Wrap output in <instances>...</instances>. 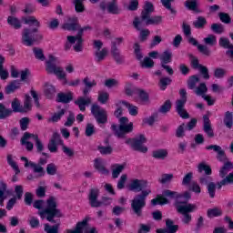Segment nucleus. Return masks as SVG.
Listing matches in <instances>:
<instances>
[{"label":"nucleus","mask_w":233,"mask_h":233,"mask_svg":"<svg viewBox=\"0 0 233 233\" xmlns=\"http://www.w3.org/2000/svg\"><path fill=\"white\" fill-rule=\"evenodd\" d=\"M198 170L199 174H202V172H204L206 176H212V167L205 162H200L198 164Z\"/></svg>","instance_id":"72a5a7b5"},{"label":"nucleus","mask_w":233,"mask_h":233,"mask_svg":"<svg viewBox=\"0 0 233 233\" xmlns=\"http://www.w3.org/2000/svg\"><path fill=\"white\" fill-rule=\"evenodd\" d=\"M167 198H169L170 199H177H177H183V198L188 201V199L192 198V195L188 191H185L184 193H179L177 191L165 189L162 191V195L158 194L155 198L151 199L152 207H157V205H160L161 207H163L164 205H168V203L170 202Z\"/></svg>","instance_id":"20e7f679"},{"label":"nucleus","mask_w":233,"mask_h":233,"mask_svg":"<svg viewBox=\"0 0 233 233\" xmlns=\"http://www.w3.org/2000/svg\"><path fill=\"white\" fill-rule=\"evenodd\" d=\"M65 114H66V109H61L58 112L54 113L47 121L48 123H58V121H61V118L63 116H65Z\"/></svg>","instance_id":"4c0bfd02"},{"label":"nucleus","mask_w":233,"mask_h":233,"mask_svg":"<svg viewBox=\"0 0 233 233\" xmlns=\"http://www.w3.org/2000/svg\"><path fill=\"white\" fill-rule=\"evenodd\" d=\"M150 11H146L145 9L141 12V16L140 19L139 17H135L134 21H133V25L134 28H136V30H141V28H143V23H145L147 25V21H148V19H150Z\"/></svg>","instance_id":"2eb2a0df"},{"label":"nucleus","mask_w":233,"mask_h":233,"mask_svg":"<svg viewBox=\"0 0 233 233\" xmlns=\"http://www.w3.org/2000/svg\"><path fill=\"white\" fill-rule=\"evenodd\" d=\"M160 23H163V16H150V18L147 21L146 25L148 26L150 25H160Z\"/></svg>","instance_id":"13d9d810"},{"label":"nucleus","mask_w":233,"mask_h":233,"mask_svg":"<svg viewBox=\"0 0 233 233\" xmlns=\"http://www.w3.org/2000/svg\"><path fill=\"white\" fill-rule=\"evenodd\" d=\"M21 161H25V168H32L33 172H39V170H41V167H38L35 165V162L33 161H29L28 158L26 157H21Z\"/></svg>","instance_id":"c03bdc74"},{"label":"nucleus","mask_w":233,"mask_h":233,"mask_svg":"<svg viewBox=\"0 0 233 233\" xmlns=\"http://www.w3.org/2000/svg\"><path fill=\"white\" fill-rule=\"evenodd\" d=\"M187 43L189 45H192V46H197L198 52H200V54L206 56L207 57H210V56L212 55V51H210L208 46L199 44V42H198V40L192 36L187 39Z\"/></svg>","instance_id":"dca6fc26"},{"label":"nucleus","mask_w":233,"mask_h":233,"mask_svg":"<svg viewBox=\"0 0 233 233\" xmlns=\"http://www.w3.org/2000/svg\"><path fill=\"white\" fill-rule=\"evenodd\" d=\"M152 157L155 159H165L168 157V151L167 149H157L152 152Z\"/></svg>","instance_id":"37998d69"},{"label":"nucleus","mask_w":233,"mask_h":233,"mask_svg":"<svg viewBox=\"0 0 233 233\" xmlns=\"http://www.w3.org/2000/svg\"><path fill=\"white\" fill-rule=\"evenodd\" d=\"M7 23L10 26H13L15 30H19V28L23 26V25H21V21L15 16H8Z\"/></svg>","instance_id":"de8ad7c7"},{"label":"nucleus","mask_w":233,"mask_h":233,"mask_svg":"<svg viewBox=\"0 0 233 233\" xmlns=\"http://www.w3.org/2000/svg\"><path fill=\"white\" fill-rule=\"evenodd\" d=\"M203 130L207 134L208 137H214V129H212V125L210 124V117L208 115L203 116Z\"/></svg>","instance_id":"412c9836"},{"label":"nucleus","mask_w":233,"mask_h":233,"mask_svg":"<svg viewBox=\"0 0 233 233\" xmlns=\"http://www.w3.org/2000/svg\"><path fill=\"white\" fill-rule=\"evenodd\" d=\"M19 88H21V80H13L5 87V93L6 96H10V94H14V92L19 90Z\"/></svg>","instance_id":"4be33fe9"},{"label":"nucleus","mask_w":233,"mask_h":233,"mask_svg":"<svg viewBox=\"0 0 233 233\" xmlns=\"http://www.w3.org/2000/svg\"><path fill=\"white\" fill-rule=\"evenodd\" d=\"M162 6H164V8H166V10H168L171 14V15H173V17H176V15H177V10H176V8L172 7V3H174V0H161L160 1Z\"/></svg>","instance_id":"c756f323"},{"label":"nucleus","mask_w":233,"mask_h":233,"mask_svg":"<svg viewBox=\"0 0 233 233\" xmlns=\"http://www.w3.org/2000/svg\"><path fill=\"white\" fill-rule=\"evenodd\" d=\"M111 56L116 61V65H123L125 63V56L121 55L116 42L111 43Z\"/></svg>","instance_id":"a211bd4d"},{"label":"nucleus","mask_w":233,"mask_h":233,"mask_svg":"<svg viewBox=\"0 0 233 233\" xmlns=\"http://www.w3.org/2000/svg\"><path fill=\"white\" fill-rule=\"evenodd\" d=\"M141 68H154V60L149 56L144 57L143 61L140 62Z\"/></svg>","instance_id":"5fc2aeb1"},{"label":"nucleus","mask_w":233,"mask_h":233,"mask_svg":"<svg viewBox=\"0 0 233 233\" xmlns=\"http://www.w3.org/2000/svg\"><path fill=\"white\" fill-rule=\"evenodd\" d=\"M112 168V177L113 179H117L119 177V175L123 170H125V164H113L111 166Z\"/></svg>","instance_id":"c85d7f7f"},{"label":"nucleus","mask_w":233,"mask_h":233,"mask_svg":"<svg viewBox=\"0 0 233 233\" xmlns=\"http://www.w3.org/2000/svg\"><path fill=\"white\" fill-rule=\"evenodd\" d=\"M156 119H157V113H154L150 116L144 118L143 123L144 125L152 127L156 123Z\"/></svg>","instance_id":"338daca9"},{"label":"nucleus","mask_w":233,"mask_h":233,"mask_svg":"<svg viewBox=\"0 0 233 233\" xmlns=\"http://www.w3.org/2000/svg\"><path fill=\"white\" fill-rule=\"evenodd\" d=\"M223 123L226 127V128H228L229 130L232 129L233 127V112L227 111L224 115Z\"/></svg>","instance_id":"2f4dec72"},{"label":"nucleus","mask_w":233,"mask_h":233,"mask_svg":"<svg viewBox=\"0 0 233 233\" xmlns=\"http://www.w3.org/2000/svg\"><path fill=\"white\" fill-rule=\"evenodd\" d=\"M108 56V49L106 47L102 48V50L96 51L95 53V61L96 63H101V61H104L105 57Z\"/></svg>","instance_id":"a19ab883"},{"label":"nucleus","mask_w":233,"mask_h":233,"mask_svg":"<svg viewBox=\"0 0 233 233\" xmlns=\"http://www.w3.org/2000/svg\"><path fill=\"white\" fill-rule=\"evenodd\" d=\"M171 108H172V102H170V100H166L164 104L160 106L159 112L161 114H167V112H170Z\"/></svg>","instance_id":"69168bd1"},{"label":"nucleus","mask_w":233,"mask_h":233,"mask_svg":"<svg viewBox=\"0 0 233 233\" xmlns=\"http://www.w3.org/2000/svg\"><path fill=\"white\" fill-rule=\"evenodd\" d=\"M11 111L12 114H25V109H23V105H21V100L15 97L11 102Z\"/></svg>","instance_id":"b1692460"},{"label":"nucleus","mask_w":233,"mask_h":233,"mask_svg":"<svg viewBox=\"0 0 233 233\" xmlns=\"http://www.w3.org/2000/svg\"><path fill=\"white\" fill-rule=\"evenodd\" d=\"M22 110H24V114H26V112H30V110H32V97H30L29 95H25Z\"/></svg>","instance_id":"3c124183"},{"label":"nucleus","mask_w":233,"mask_h":233,"mask_svg":"<svg viewBox=\"0 0 233 233\" xmlns=\"http://www.w3.org/2000/svg\"><path fill=\"white\" fill-rule=\"evenodd\" d=\"M77 30L76 35L67 36V41L70 45H75L76 40L83 41V34H85V31L81 27H79Z\"/></svg>","instance_id":"c9c22d12"},{"label":"nucleus","mask_w":233,"mask_h":233,"mask_svg":"<svg viewBox=\"0 0 233 233\" xmlns=\"http://www.w3.org/2000/svg\"><path fill=\"white\" fill-rule=\"evenodd\" d=\"M120 103L124 106H127L130 116H137V114H139V109L137 108V106L127 102V100H122Z\"/></svg>","instance_id":"58836bf2"},{"label":"nucleus","mask_w":233,"mask_h":233,"mask_svg":"<svg viewBox=\"0 0 233 233\" xmlns=\"http://www.w3.org/2000/svg\"><path fill=\"white\" fill-rule=\"evenodd\" d=\"M185 6L187 10H191L193 12H198V1L197 0H187L185 2Z\"/></svg>","instance_id":"680f3d73"},{"label":"nucleus","mask_w":233,"mask_h":233,"mask_svg":"<svg viewBox=\"0 0 233 233\" xmlns=\"http://www.w3.org/2000/svg\"><path fill=\"white\" fill-rule=\"evenodd\" d=\"M94 167L96 170L99 172V174H104V175L108 174V169H106V167L99 158L95 159Z\"/></svg>","instance_id":"e433bc0d"},{"label":"nucleus","mask_w":233,"mask_h":233,"mask_svg":"<svg viewBox=\"0 0 233 233\" xmlns=\"http://www.w3.org/2000/svg\"><path fill=\"white\" fill-rule=\"evenodd\" d=\"M91 114L95 117L98 125H105L108 122V114L99 105L93 104L91 106Z\"/></svg>","instance_id":"9d476101"},{"label":"nucleus","mask_w":233,"mask_h":233,"mask_svg":"<svg viewBox=\"0 0 233 233\" xmlns=\"http://www.w3.org/2000/svg\"><path fill=\"white\" fill-rule=\"evenodd\" d=\"M12 116V108L6 107L5 104L0 103V120L8 119Z\"/></svg>","instance_id":"7c9ffc66"},{"label":"nucleus","mask_w":233,"mask_h":233,"mask_svg":"<svg viewBox=\"0 0 233 233\" xmlns=\"http://www.w3.org/2000/svg\"><path fill=\"white\" fill-rule=\"evenodd\" d=\"M172 51L170 49L165 50L159 55L158 59L160 60V65H168L172 63Z\"/></svg>","instance_id":"5701e85b"},{"label":"nucleus","mask_w":233,"mask_h":233,"mask_svg":"<svg viewBox=\"0 0 233 233\" xmlns=\"http://www.w3.org/2000/svg\"><path fill=\"white\" fill-rule=\"evenodd\" d=\"M174 207L178 214L184 216L182 223H184V225H188V223L192 221V215H190V213L196 210V206L187 201L176 200Z\"/></svg>","instance_id":"423d86ee"},{"label":"nucleus","mask_w":233,"mask_h":233,"mask_svg":"<svg viewBox=\"0 0 233 233\" xmlns=\"http://www.w3.org/2000/svg\"><path fill=\"white\" fill-rule=\"evenodd\" d=\"M193 26L198 30H203L207 26V18L205 16L197 17V20L193 22Z\"/></svg>","instance_id":"ea45409f"},{"label":"nucleus","mask_w":233,"mask_h":233,"mask_svg":"<svg viewBox=\"0 0 233 233\" xmlns=\"http://www.w3.org/2000/svg\"><path fill=\"white\" fill-rule=\"evenodd\" d=\"M233 168V164L230 161L225 162L223 167L219 170V177L224 178L227 177V175Z\"/></svg>","instance_id":"473e14b6"},{"label":"nucleus","mask_w":233,"mask_h":233,"mask_svg":"<svg viewBox=\"0 0 233 233\" xmlns=\"http://www.w3.org/2000/svg\"><path fill=\"white\" fill-rule=\"evenodd\" d=\"M99 198V189L91 188L88 194L89 205L92 208H99V207H106L112 204V198L102 197V200L97 199Z\"/></svg>","instance_id":"0eeeda50"},{"label":"nucleus","mask_w":233,"mask_h":233,"mask_svg":"<svg viewBox=\"0 0 233 233\" xmlns=\"http://www.w3.org/2000/svg\"><path fill=\"white\" fill-rule=\"evenodd\" d=\"M106 9L108 14H113V15H118V14H121L117 2H109L106 5Z\"/></svg>","instance_id":"f704fd0d"},{"label":"nucleus","mask_w":233,"mask_h":233,"mask_svg":"<svg viewBox=\"0 0 233 233\" xmlns=\"http://www.w3.org/2000/svg\"><path fill=\"white\" fill-rule=\"evenodd\" d=\"M46 70L47 74H55L57 79L64 81L63 85H68V86H77V85L80 83L79 79L68 82L66 79V73H65L63 68L56 66V56L53 55H50L48 60L46 61Z\"/></svg>","instance_id":"39448f33"},{"label":"nucleus","mask_w":233,"mask_h":233,"mask_svg":"<svg viewBox=\"0 0 233 233\" xmlns=\"http://www.w3.org/2000/svg\"><path fill=\"white\" fill-rule=\"evenodd\" d=\"M166 229L167 233H176L179 230V226L174 225V220L167 218L166 219Z\"/></svg>","instance_id":"79ce46f5"},{"label":"nucleus","mask_w":233,"mask_h":233,"mask_svg":"<svg viewBox=\"0 0 233 233\" xmlns=\"http://www.w3.org/2000/svg\"><path fill=\"white\" fill-rule=\"evenodd\" d=\"M108 99H110V95L108 92H99L97 96V101L101 105H106L108 103Z\"/></svg>","instance_id":"4d7b16f0"},{"label":"nucleus","mask_w":233,"mask_h":233,"mask_svg":"<svg viewBox=\"0 0 233 233\" xmlns=\"http://www.w3.org/2000/svg\"><path fill=\"white\" fill-rule=\"evenodd\" d=\"M84 96H78L76 100H75V105L78 106L80 112H86V106L92 105V96H87L92 89L88 87H84L82 90Z\"/></svg>","instance_id":"9b49d317"},{"label":"nucleus","mask_w":233,"mask_h":233,"mask_svg":"<svg viewBox=\"0 0 233 233\" xmlns=\"http://www.w3.org/2000/svg\"><path fill=\"white\" fill-rule=\"evenodd\" d=\"M111 130L118 139H125L127 137V134H130V132L134 130V123L130 122L128 124L119 125V127L113 124L111 126Z\"/></svg>","instance_id":"f8f14e48"},{"label":"nucleus","mask_w":233,"mask_h":233,"mask_svg":"<svg viewBox=\"0 0 233 233\" xmlns=\"http://www.w3.org/2000/svg\"><path fill=\"white\" fill-rule=\"evenodd\" d=\"M214 179L210 175H204L199 177L200 185H206L209 198L214 199L216 198V183L212 182Z\"/></svg>","instance_id":"ddd939ff"},{"label":"nucleus","mask_w":233,"mask_h":233,"mask_svg":"<svg viewBox=\"0 0 233 233\" xmlns=\"http://www.w3.org/2000/svg\"><path fill=\"white\" fill-rule=\"evenodd\" d=\"M97 150L102 156H109L114 151L111 146H98Z\"/></svg>","instance_id":"052dcab7"},{"label":"nucleus","mask_w":233,"mask_h":233,"mask_svg":"<svg viewBox=\"0 0 233 233\" xmlns=\"http://www.w3.org/2000/svg\"><path fill=\"white\" fill-rule=\"evenodd\" d=\"M56 86L50 84H46L44 87V96L46 99H54L56 96Z\"/></svg>","instance_id":"cd10ccee"},{"label":"nucleus","mask_w":233,"mask_h":233,"mask_svg":"<svg viewBox=\"0 0 233 233\" xmlns=\"http://www.w3.org/2000/svg\"><path fill=\"white\" fill-rule=\"evenodd\" d=\"M33 52L35 54V59H38L39 61H45L46 59L45 53H43V49L39 47H34Z\"/></svg>","instance_id":"e2e57ef3"},{"label":"nucleus","mask_w":233,"mask_h":233,"mask_svg":"<svg viewBox=\"0 0 233 233\" xmlns=\"http://www.w3.org/2000/svg\"><path fill=\"white\" fill-rule=\"evenodd\" d=\"M79 28H81V25H79V18L76 16L67 18V23L63 25V29L68 32H76L79 30Z\"/></svg>","instance_id":"f3484780"},{"label":"nucleus","mask_w":233,"mask_h":233,"mask_svg":"<svg viewBox=\"0 0 233 233\" xmlns=\"http://www.w3.org/2000/svg\"><path fill=\"white\" fill-rule=\"evenodd\" d=\"M46 163H48V160H46V158L44 157H40L38 160V163H35V166L38 167V168H40L39 171H33L34 174H37L38 177H44V176H46V171H45V165H46Z\"/></svg>","instance_id":"bb28decb"},{"label":"nucleus","mask_w":233,"mask_h":233,"mask_svg":"<svg viewBox=\"0 0 233 233\" xmlns=\"http://www.w3.org/2000/svg\"><path fill=\"white\" fill-rule=\"evenodd\" d=\"M169 85H172V78L168 76H165L159 79L158 86L160 90L165 91L168 87Z\"/></svg>","instance_id":"a18cd8bd"},{"label":"nucleus","mask_w":233,"mask_h":233,"mask_svg":"<svg viewBox=\"0 0 233 233\" xmlns=\"http://www.w3.org/2000/svg\"><path fill=\"white\" fill-rule=\"evenodd\" d=\"M7 165L15 170V174H19V172H21L19 166H17V163L14 160L12 155H7Z\"/></svg>","instance_id":"6e6d98bb"},{"label":"nucleus","mask_w":233,"mask_h":233,"mask_svg":"<svg viewBox=\"0 0 233 233\" xmlns=\"http://www.w3.org/2000/svg\"><path fill=\"white\" fill-rule=\"evenodd\" d=\"M149 187L148 180L139 178L132 179L127 185V189L130 192H140L131 200V209L137 218L143 217V208L147 207V198L152 194V189Z\"/></svg>","instance_id":"f257e3e1"},{"label":"nucleus","mask_w":233,"mask_h":233,"mask_svg":"<svg viewBox=\"0 0 233 233\" xmlns=\"http://www.w3.org/2000/svg\"><path fill=\"white\" fill-rule=\"evenodd\" d=\"M207 92H208V87H207V84H205V82L200 83L198 86L195 88V94L197 96H201V97L206 96Z\"/></svg>","instance_id":"8fccbe9b"},{"label":"nucleus","mask_w":233,"mask_h":233,"mask_svg":"<svg viewBox=\"0 0 233 233\" xmlns=\"http://www.w3.org/2000/svg\"><path fill=\"white\" fill-rule=\"evenodd\" d=\"M190 65L193 70H198L203 79H210V74H208V67H207V66L199 64V59L198 57L192 56Z\"/></svg>","instance_id":"4468645a"},{"label":"nucleus","mask_w":233,"mask_h":233,"mask_svg":"<svg viewBox=\"0 0 233 233\" xmlns=\"http://www.w3.org/2000/svg\"><path fill=\"white\" fill-rule=\"evenodd\" d=\"M40 216L46 218L49 223H54L55 225L50 226V224L44 225V230L46 233H59V227L61 226L60 220H55L56 218H62L63 214L61 210L57 208V201L56 198L50 197L46 200V207L44 210L40 212Z\"/></svg>","instance_id":"f03ea898"},{"label":"nucleus","mask_w":233,"mask_h":233,"mask_svg":"<svg viewBox=\"0 0 233 233\" xmlns=\"http://www.w3.org/2000/svg\"><path fill=\"white\" fill-rule=\"evenodd\" d=\"M23 21L25 25L35 27L24 28L22 32V44L25 46H33L35 41H41L43 39V35L39 34L41 23L34 15L24 17Z\"/></svg>","instance_id":"7ed1b4c3"},{"label":"nucleus","mask_w":233,"mask_h":233,"mask_svg":"<svg viewBox=\"0 0 233 233\" xmlns=\"http://www.w3.org/2000/svg\"><path fill=\"white\" fill-rule=\"evenodd\" d=\"M74 99V93L67 92L63 93L60 92L56 95V103H63L64 105H68Z\"/></svg>","instance_id":"aec40b11"},{"label":"nucleus","mask_w":233,"mask_h":233,"mask_svg":"<svg viewBox=\"0 0 233 233\" xmlns=\"http://www.w3.org/2000/svg\"><path fill=\"white\" fill-rule=\"evenodd\" d=\"M142 28L143 27H140L139 41L141 43H145V41H147V39H148V36L150 35V30Z\"/></svg>","instance_id":"774afa93"},{"label":"nucleus","mask_w":233,"mask_h":233,"mask_svg":"<svg viewBox=\"0 0 233 233\" xmlns=\"http://www.w3.org/2000/svg\"><path fill=\"white\" fill-rule=\"evenodd\" d=\"M125 143L126 145H129L135 152H141V154H147L148 152V147L143 145L147 143V137L143 134L135 138H127Z\"/></svg>","instance_id":"6e6552de"},{"label":"nucleus","mask_w":233,"mask_h":233,"mask_svg":"<svg viewBox=\"0 0 233 233\" xmlns=\"http://www.w3.org/2000/svg\"><path fill=\"white\" fill-rule=\"evenodd\" d=\"M219 216H223V211L218 208H208V218H219Z\"/></svg>","instance_id":"864d4df0"},{"label":"nucleus","mask_w":233,"mask_h":233,"mask_svg":"<svg viewBox=\"0 0 233 233\" xmlns=\"http://www.w3.org/2000/svg\"><path fill=\"white\" fill-rule=\"evenodd\" d=\"M204 43L209 46H214L218 45V38L214 35H208V37L204 38Z\"/></svg>","instance_id":"0e129e2a"},{"label":"nucleus","mask_w":233,"mask_h":233,"mask_svg":"<svg viewBox=\"0 0 233 233\" xmlns=\"http://www.w3.org/2000/svg\"><path fill=\"white\" fill-rule=\"evenodd\" d=\"M137 94L142 103H148V101H150V96L145 89H137Z\"/></svg>","instance_id":"603ef678"},{"label":"nucleus","mask_w":233,"mask_h":233,"mask_svg":"<svg viewBox=\"0 0 233 233\" xmlns=\"http://www.w3.org/2000/svg\"><path fill=\"white\" fill-rule=\"evenodd\" d=\"M89 218H85L82 221L76 223L75 229H66V233H83L88 227Z\"/></svg>","instance_id":"6ab92c4d"},{"label":"nucleus","mask_w":233,"mask_h":233,"mask_svg":"<svg viewBox=\"0 0 233 233\" xmlns=\"http://www.w3.org/2000/svg\"><path fill=\"white\" fill-rule=\"evenodd\" d=\"M28 139H30V133L25 132L24 133L20 143L21 145L25 146V149L27 150V152H32L34 150V144L28 141Z\"/></svg>","instance_id":"a878e982"},{"label":"nucleus","mask_w":233,"mask_h":233,"mask_svg":"<svg viewBox=\"0 0 233 233\" xmlns=\"http://www.w3.org/2000/svg\"><path fill=\"white\" fill-rule=\"evenodd\" d=\"M180 99L176 101V110L178 116L182 117V119H188L190 115L187 112L185 108V105H187V89L182 88L179 90Z\"/></svg>","instance_id":"1a4fd4ad"},{"label":"nucleus","mask_w":233,"mask_h":233,"mask_svg":"<svg viewBox=\"0 0 233 233\" xmlns=\"http://www.w3.org/2000/svg\"><path fill=\"white\" fill-rule=\"evenodd\" d=\"M206 150H214L218 154L217 159H218L219 161L225 160V150H223L220 146L209 145L206 147Z\"/></svg>","instance_id":"393cba45"},{"label":"nucleus","mask_w":233,"mask_h":233,"mask_svg":"<svg viewBox=\"0 0 233 233\" xmlns=\"http://www.w3.org/2000/svg\"><path fill=\"white\" fill-rule=\"evenodd\" d=\"M199 83V76L198 75L190 76L187 80V88L189 90H195L196 85Z\"/></svg>","instance_id":"09e8293b"},{"label":"nucleus","mask_w":233,"mask_h":233,"mask_svg":"<svg viewBox=\"0 0 233 233\" xmlns=\"http://www.w3.org/2000/svg\"><path fill=\"white\" fill-rule=\"evenodd\" d=\"M211 30L214 34L221 35L225 32V27L221 24L214 23L211 25Z\"/></svg>","instance_id":"bf43d9fd"},{"label":"nucleus","mask_w":233,"mask_h":233,"mask_svg":"<svg viewBox=\"0 0 233 233\" xmlns=\"http://www.w3.org/2000/svg\"><path fill=\"white\" fill-rule=\"evenodd\" d=\"M85 1L86 0H73V5L75 6V11L76 12V14H83V12H85Z\"/></svg>","instance_id":"49530a36"}]
</instances>
